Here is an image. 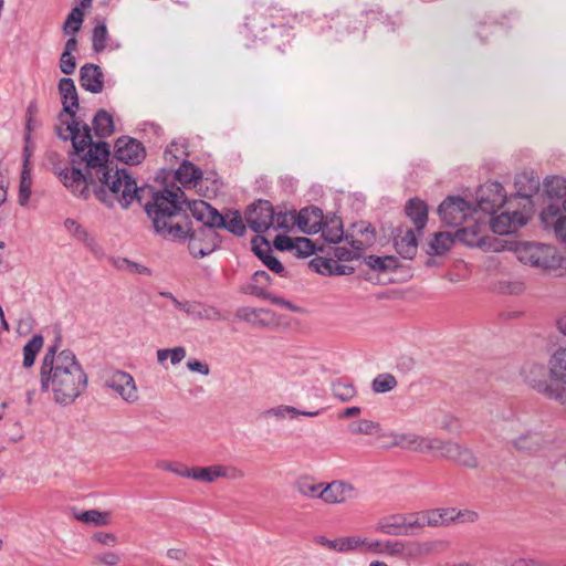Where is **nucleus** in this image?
I'll list each match as a JSON object with an SVG mask.
<instances>
[{"label":"nucleus","mask_w":566,"mask_h":566,"mask_svg":"<svg viewBox=\"0 0 566 566\" xmlns=\"http://www.w3.org/2000/svg\"><path fill=\"white\" fill-rule=\"evenodd\" d=\"M82 129L78 122L66 123L65 128L56 129L57 136L63 140L70 139L73 147L70 153L71 167L59 172L63 185L84 199L88 198L92 187L95 197L109 208L115 202L124 209L134 200L142 203L145 192H150L151 188L137 187L136 180L125 168L114 170L108 165L109 145L106 142L94 143L87 124Z\"/></svg>","instance_id":"nucleus-1"},{"label":"nucleus","mask_w":566,"mask_h":566,"mask_svg":"<svg viewBox=\"0 0 566 566\" xmlns=\"http://www.w3.org/2000/svg\"><path fill=\"white\" fill-rule=\"evenodd\" d=\"M153 193L151 201L145 203V211L153 221L155 232L172 242L188 240L189 253L197 259L214 252L221 244L217 231L209 228H191L184 203V192L165 189Z\"/></svg>","instance_id":"nucleus-2"},{"label":"nucleus","mask_w":566,"mask_h":566,"mask_svg":"<svg viewBox=\"0 0 566 566\" xmlns=\"http://www.w3.org/2000/svg\"><path fill=\"white\" fill-rule=\"evenodd\" d=\"M56 350L57 344L50 346L42 359L41 390L52 391L57 403L70 405L85 391L87 375L73 352Z\"/></svg>","instance_id":"nucleus-3"},{"label":"nucleus","mask_w":566,"mask_h":566,"mask_svg":"<svg viewBox=\"0 0 566 566\" xmlns=\"http://www.w3.org/2000/svg\"><path fill=\"white\" fill-rule=\"evenodd\" d=\"M426 452L434 453L440 458L469 469H475L479 465L478 458L473 451L458 442L443 441L438 438H427Z\"/></svg>","instance_id":"nucleus-4"},{"label":"nucleus","mask_w":566,"mask_h":566,"mask_svg":"<svg viewBox=\"0 0 566 566\" xmlns=\"http://www.w3.org/2000/svg\"><path fill=\"white\" fill-rule=\"evenodd\" d=\"M515 253L522 263L543 270L554 269L557 263L555 249L547 244L522 242L515 248Z\"/></svg>","instance_id":"nucleus-5"},{"label":"nucleus","mask_w":566,"mask_h":566,"mask_svg":"<svg viewBox=\"0 0 566 566\" xmlns=\"http://www.w3.org/2000/svg\"><path fill=\"white\" fill-rule=\"evenodd\" d=\"M413 513L410 514H392L380 518L376 525V532L391 536H410L416 535V525Z\"/></svg>","instance_id":"nucleus-6"},{"label":"nucleus","mask_w":566,"mask_h":566,"mask_svg":"<svg viewBox=\"0 0 566 566\" xmlns=\"http://www.w3.org/2000/svg\"><path fill=\"white\" fill-rule=\"evenodd\" d=\"M274 208L269 200H258L245 211V221L255 233H263L273 226Z\"/></svg>","instance_id":"nucleus-7"},{"label":"nucleus","mask_w":566,"mask_h":566,"mask_svg":"<svg viewBox=\"0 0 566 566\" xmlns=\"http://www.w3.org/2000/svg\"><path fill=\"white\" fill-rule=\"evenodd\" d=\"M178 475L212 483L219 478L242 479L244 476V472L234 467L211 465L196 467L191 469L186 468L184 472H178Z\"/></svg>","instance_id":"nucleus-8"},{"label":"nucleus","mask_w":566,"mask_h":566,"mask_svg":"<svg viewBox=\"0 0 566 566\" xmlns=\"http://www.w3.org/2000/svg\"><path fill=\"white\" fill-rule=\"evenodd\" d=\"M438 212L447 226L459 227L472 213V207L461 197H448L440 203Z\"/></svg>","instance_id":"nucleus-9"},{"label":"nucleus","mask_w":566,"mask_h":566,"mask_svg":"<svg viewBox=\"0 0 566 566\" xmlns=\"http://www.w3.org/2000/svg\"><path fill=\"white\" fill-rule=\"evenodd\" d=\"M506 202V193L500 182H488L480 188L478 206L481 211L494 214Z\"/></svg>","instance_id":"nucleus-10"},{"label":"nucleus","mask_w":566,"mask_h":566,"mask_svg":"<svg viewBox=\"0 0 566 566\" xmlns=\"http://www.w3.org/2000/svg\"><path fill=\"white\" fill-rule=\"evenodd\" d=\"M191 211L192 217L201 223L199 228H209L214 231L224 226V216L216 208L203 200H195L186 203Z\"/></svg>","instance_id":"nucleus-11"},{"label":"nucleus","mask_w":566,"mask_h":566,"mask_svg":"<svg viewBox=\"0 0 566 566\" xmlns=\"http://www.w3.org/2000/svg\"><path fill=\"white\" fill-rule=\"evenodd\" d=\"M145 147L135 138L122 136L115 143V157L125 164L137 165L145 158Z\"/></svg>","instance_id":"nucleus-12"},{"label":"nucleus","mask_w":566,"mask_h":566,"mask_svg":"<svg viewBox=\"0 0 566 566\" xmlns=\"http://www.w3.org/2000/svg\"><path fill=\"white\" fill-rule=\"evenodd\" d=\"M106 386L117 392L125 401L134 403L138 392L133 376L126 371L116 370L106 380Z\"/></svg>","instance_id":"nucleus-13"},{"label":"nucleus","mask_w":566,"mask_h":566,"mask_svg":"<svg viewBox=\"0 0 566 566\" xmlns=\"http://www.w3.org/2000/svg\"><path fill=\"white\" fill-rule=\"evenodd\" d=\"M57 87H59V93L61 95V102L63 105V112L60 114V118L62 117L63 113H65L72 119L70 123L77 122L76 112L80 107V104H78V95H77V91H76L74 81L71 77H62L59 81ZM78 123H81V122L78 120ZM80 125L82 127L84 124H80ZM81 132H83L82 128H81Z\"/></svg>","instance_id":"nucleus-14"},{"label":"nucleus","mask_w":566,"mask_h":566,"mask_svg":"<svg viewBox=\"0 0 566 566\" xmlns=\"http://www.w3.org/2000/svg\"><path fill=\"white\" fill-rule=\"evenodd\" d=\"M521 374L533 389L546 397L554 388L546 379V367L543 364L526 363L522 367Z\"/></svg>","instance_id":"nucleus-15"},{"label":"nucleus","mask_w":566,"mask_h":566,"mask_svg":"<svg viewBox=\"0 0 566 566\" xmlns=\"http://www.w3.org/2000/svg\"><path fill=\"white\" fill-rule=\"evenodd\" d=\"M527 223V218L518 212H503L491 219V229L497 234H509L517 231L520 228Z\"/></svg>","instance_id":"nucleus-16"},{"label":"nucleus","mask_w":566,"mask_h":566,"mask_svg":"<svg viewBox=\"0 0 566 566\" xmlns=\"http://www.w3.org/2000/svg\"><path fill=\"white\" fill-rule=\"evenodd\" d=\"M394 245L403 259H412L418 249L416 233L410 228L398 227L394 231Z\"/></svg>","instance_id":"nucleus-17"},{"label":"nucleus","mask_w":566,"mask_h":566,"mask_svg":"<svg viewBox=\"0 0 566 566\" xmlns=\"http://www.w3.org/2000/svg\"><path fill=\"white\" fill-rule=\"evenodd\" d=\"M541 221L546 228H553L556 237L566 242V214H563L558 205L549 203L541 212Z\"/></svg>","instance_id":"nucleus-18"},{"label":"nucleus","mask_w":566,"mask_h":566,"mask_svg":"<svg viewBox=\"0 0 566 566\" xmlns=\"http://www.w3.org/2000/svg\"><path fill=\"white\" fill-rule=\"evenodd\" d=\"M324 214L317 207H306L298 211L296 224L298 229L307 234L318 233L322 229Z\"/></svg>","instance_id":"nucleus-19"},{"label":"nucleus","mask_w":566,"mask_h":566,"mask_svg":"<svg viewBox=\"0 0 566 566\" xmlns=\"http://www.w3.org/2000/svg\"><path fill=\"white\" fill-rule=\"evenodd\" d=\"M81 86L93 94L102 93L104 90V74L102 69L93 63H86L80 69Z\"/></svg>","instance_id":"nucleus-20"},{"label":"nucleus","mask_w":566,"mask_h":566,"mask_svg":"<svg viewBox=\"0 0 566 566\" xmlns=\"http://www.w3.org/2000/svg\"><path fill=\"white\" fill-rule=\"evenodd\" d=\"M354 491L350 483L344 481H333L326 485L323 484L319 499L327 504H338L346 502Z\"/></svg>","instance_id":"nucleus-21"},{"label":"nucleus","mask_w":566,"mask_h":566,"mask_svg":"<svg viewBox=\"0 0 566 566\" xmlns=\"http://www.w3.org/2000/svg\"><path fill=\"white\" fill-rule=\"evenodd\" d=\"M389 437L391 438L390 447H399L405 450H411L416 452H426V442L428 437H422L411 432H392L389 434Z\"/></svg>","instance_id":"nucleus-22"},{"label":"nucleus","mask_w":566,"mask_h":566,"mask_svg":"<svg viewBox=\"0 0 566 566\" xmlns=\"http://www.w3.org/2000/svg\"><path fill=\"white\" fill-rule=\"evenodd\" d=\"M485 223L475 222L459 229L455 232V238L469 247H483L485 245Z\"/></svg>","instance_id":"nucleus-23"},{"label":"nucleus","mask_w":566,"mask_h":566,"mask_svg":"<svg viewBox=\"0 0 566 566\" xmlns=\"http://www.w3.org/2000/svg\"><path fill=\"white\" fill-rule=\"evenodd\" d=\"M545 192L552 200L551 203L558 205L562 213H566V179L562 177H551L545 180Z\"/></svg>","instance_id":"nucleus-24"},{"label":"nucleus","mask_w":566,"mask_h":566,"mask_svg":"<svg viewBox=\"0 0 566 566\" xmlns=\"http://www.w3.org/2000/svg\"><path fill=\"white\" fill-rule=\"evenodd\" d=\"M406 213L412 221L418 232L426 227L428 221V207L424 201L413 198L406 205Z\"/></svg>","instance_id":"nucleus-25"},{"label":"nucleus","mask_w":566,"mask_h":566,"mask_svg":"<svg viewBox=\"0 0 566 566\" xmlns=\"http://www.w3.org/2000/svg\"><path fill=\"white\" fill-rule=\"evenodd\" d=\"M321 232L325 241L329 243L340 242L344 235L342 220L337 217L327 218L323 221Z\"/></svg>","instance_id":"nucleus-26"},{"label":"nucleus","mask_w":566,"mask_h":566,"mask_svg":"<svg viewBox=\"0 0 566 566\" xmlns=\"http://www.w3.org/2000/svg\"><path fill=\"white\" fill-rule=\"evenodd\" d=\"M93 129L99 138L108 137L114 133L113 116L105 109H99L93 118Z\"/></svg>","instance_id":"nucleus-27"},{"label":"nucleus","mask_w":566,"mask_h":566,"mask_svg":"<svg viewBox=\"0 0 566 566\" xmlns=\"http://www.w3.org/2000/svg\"><path fill=\"white\" fill-rule=\"evenodd\" d=\"M176 178L182 185L197 184L202 179V171L188 160H184L176 170Z\"/></svg>","instance_id":"nucleus-28"},{"label":"nucleus","mask_w":566,"mask_h":566,"mask_svg":"<svg viewBox=\"0 0 566 566\" xmlns=\"http://www.w3.org/2000/svg\"><path fill=\"white\" fill-rule=\"evenodd\" d=\"M515 187L521 198L528 199L538 190L539 180L526 174L518 175L515 179Z\"/></svg>","instance_id":"nucleus-29"},{"label":"nucleus","mask_w":566,"mask_h":566,"mask_svg":"<svg viewBox=\"0 0 566 566\" xmlns=\"http://www.w3.org/2000/svg\"><path fill=\"white\" fill-rule=\"evenodd\" d=\"M271 284V276L265 271H256L252 276V282L249 286L250 293L258 297L270 298V293L266 292Z\"/></svg>","instance_id":"nucleus-30"},{"label":"nucleus","mask_w":566,"mask_h":566,"mask_svg":"<svg viewBox=\"0 0 566 566\" xmlns=\"http://www.w3.org/2000/svg\"><path fill=\"white\" fill-rule=\"evenodd\" d=\"M271 38L275 40V46L279 51L284 52V48L289 46L291 41L294 39L292 27L285 24L271 23Z\"/></svg>","instance_id":"nucleus-31"},{"label":"nucleus","mask_w":566,"mask_h":566,"mask_svg":"<svg viewBox=\"0 0 566 566\" xmlns=\"http://www.w3.org/2000/svg\"><path fill=\"white\" fill-rule=\"evenodd\" d=\"M454 243V238L449 232H438L429 243L428 253L440 255L448 251Z\"/></svg>","instance_id":"nucleus-32"},{"label":"nucleus","mask_w":566,"mask_h":566,"mask_svg":"<svg viewBox=\"0 0 566 566\" xmlns=\"http://www.w3.org/2000/svg\"><path fill=\"white\" fill-rule=\"evenodd\" d=\"M543 439L541 434L534 432H527L521 434L513 441L514 447L520 451L535 452L542 446Z\"/></svg>","instance_id":"nucleus-33"},{"label":"nucleus","mask_w":566,"mask_h":566,"mask_svg":"<svg viewBox=\"0 0 566 566\" xmlns=\"http://www.w3.org/2000/svg\"><path fill=\"white\" fill-rule=\"evenodd\" d=\"M43 346V337L40 334L33 335L23 347V366L31 367L34 364L35 357Z\"/></svg>","instance_id":"nucleus-34"},{"label":"nucleus","mask_w":566,"mask_h":566,"mask_svg":"<svg viewBox=\"0 0 566 566\" xmlns=\"http://www.w3.org/2000/svg\"><path fill=\"white\" fill-rule=\"evenodd\" d=\"M413 515H415V521H417L419 523L416 525L417 531L422 530L424 526H430V527L443 526L437 509L416 512V513H413Z\"/></svg>","instance_id":"nucleus-35"},{"label":"nucleus","mask_w":566,"mask_h":566,"mask_svg":"<svg viewBox=\"0 0 566 566\" xmlns=\"http://www.w3.org/2000/svg\"><path fill=\"white\" fill-rule=\"evenodd\" d=\"M549 373L553 377H566V346L556 349L549 360Z\"/></svg>","instance_id":"nucleus-36"},{"label":"nucleus","mask_w":566,"mask_h":566,"mask_svg":"<svg viewBox=\"0 0 566 566\" xmlns=\"http://www.w3.org/2000/svg\"><path fill=\"white\" fill-rule=\"evenodd\" d=\"M220 229H226L230 233L242 237L245 233V224L239 211H231L224 216V226H220Z\"/></svg>","instance_id":"nucleus-37"},{"label":"nucleus","mask_w":566,"mask_h":566,"mask_svg":"<svg viewBox=\"0 0 566 566\" xmlns=\"http://www.w3.org/2000/svg\"><path fill=\"white\" fill-rule=\"evenodd\" d=\"M398 382L394 375L389 373L379 374L371 382L373 391L384 394L391 391L397 387Z\"/></svg>","instance_id":"nucleus-38"},{"label":"nucleus","mask_w":566,"mask_h":566,"mask_svg":"<svg viewBox=\"0 0 566 566\" xmlns=\"http://www.w3.org/2000/svg\"><path fill=\"white\" fill-rule=\"evenodd\" d=\"M107 28L104 20L98 21L92 32V48L94 52L99 53L106 48Z\"/></svg>","instance_id":"nucleus-39"},{"label":"nucleus","mask_w":566,"mask_h":566,"mask_svg":"<svg viewBox=\"0 0 566 566\" xmlns=\"http://www.w3.org/2000/svg\"><path fill=\"white\" fill-rule=\"evenodd\" d=\"M83 17L84 12L80 7L73 8L63 24V31L66 34H74L78 32L83 22Z\"/></svg>","instance_id":"nucleus-40"},{"label":"nucleus","mask_w":566,"mask_h":566,"mask_svg":"<svg viewBox=\"0 0 566 566\" xmlns=\"http://www.w3.org/2000/svg\"><path fill=\"white\" fill-rule=\"evenodd\" d=\"M367 538L360 536H345L338 538V553H348L354 551H363Z\"/></svg>","instance_id":"nucleus-41"},{"label":"nucleus","mask_w":566,"mask_h":566,"mask_svg":"<svg viewBox=\"0 0 566 566\" xmlns=\"http://www.w3.org/2000/svg\"><path fill=\"white\" fill-rule=\"evenodd\" d=\"M431 549V544L427 542H403V555L401 557H419L429 554Z\"/></svg>","instance_id":"nucleus-42"},{"label":"nucleus","mask_w":566,"mask_h":566,"mask_svg":"<svg viewBox=\"0 0 566 566\" xmlns=\"http://www.w3.org/2000/svg\"><path fill=\"white\" fill-rule=\"evenodd\" d=\"M108 513L99 512L97 510H88L78 515L76 518L85 524H93L95 526H103L108 523Z\"/></svg>","instance_id":"nucleus-43"},{"label":"nucleus","mask_w":566,"mask_h":566,"mask_svg":"<svg viewBox=\"0 0 566 566\" xmlns=\"http://www.w3.org/2000/svg\"><path fill=\"white\" fill-rule=\"evenodd\" d=\"M295 488L303 496L319 499L323 483H312L307 478H303L296 481Z\"/></svg>","instance_id":"nucleus-44"},{"label":"nucleus","mask_w":566,"mask_h":566,"mask_svg":"<svg viewBox=\"0 0 566 566\" xmlns=\"http://www.w3.org/2000/svg\"><path fill=\"white\" fill-rule=\"evenodd\" d=\"M348 429L353 434H375L379 431L380 424L368 419H360L349 424Z\"/></svg>","instance_id":"nucleus-45"},{"label":"nucleus","mask_w":566,"mask_h":566,"mask_svg":"<svg viewBox=\"0 0 566 566\" xmlns=\"http://www.w3.org/2000/svg\"><path fill=\"white\" fill-rule=\"evenodd\" d=\"M296 216L295 211L286 212V211H274L273 226L271 228L290 230L294 224H296Z\"/></svg>","instance_id":"nucleus-46"},{"label":"nucleus","mask_w":566,"mask_h":566,"mask_svg":"<svg viewBox=\"0 0 566 566\" xmlns=\"http://www.w3.org/2000/svg\"><path fill=\"white\" fill-rule=\"evenodd\" d=\"M31 175L29 168H23L21 172L20 186H19V203L25 206L31 196Z\"/></svg>","instance_id":"nucleus-47"},{"label":"nucleus","mask_w":566,"mask_h":566,"mask_svg":"<svg viewBox=\"0 0 566 566\" xmlns=\"http://www.w3.org/2000/svg\"><path fill=\"white\" fill-rule=\"evenodd\" d=\"M356 388L352 384L337 381L333 385V395L340 401H349L356 396Z\"/></svg>","instance_id":"nucleus-48"},{"label":"nucleus","mask_w":566,"mask_h":566,"mask_svg":"<svg viewBox=\"0 0 566 566\" xmlns=\"http://www.w3.org/2000/svg\"><path fill=\"white\" fill-rule=\"evenodd\" d=\"M251 243L254 253L262 262L272 255V249L265 238L255 237L252 239Z\"/></svg>","instance_id":"nucleus-49"},{"label":"nucleus","mask_w":566,"mask_h":566,"mask_svg":"<svg viewBox=\"0 0 566 566\" xmlns=\"http://www.w3.org/2000/svg\"><path fill=\"white\" fill-rule=\"evenodd\" d=\"M251 243L254 253L262 262L272 255V249L265 238L255 237L252 239Z\"/></svg>","instance_id":"nucleus-50"},{"label":"nucleus","mask_w":566,"mask_h":566,"mask_svg":"<svg viewBox=\"0 0 566 566\" xmlns=\"http://www.w3.org/2000/svg\"><path fill=\"white\" fill-rule=\"evenodd\" d=\"M251 243L254 253L262 262L272 255V249L265 238L255 237L252 239Z\"/></svg>","instance_id":"nucleus-51"},{"label":"nucleus","mask_w":566,"mask_h":566,"mask_svg":"<svg viewBox=\"0 0 566 566\" xmlns=\"http://www.w3.org/2000/svg\"><path fill=\"white\" fill-rule=\"evenodd\" d=\"M395 262L394 256H376L369 255L366 260L367 265L378 272H385L390 268V264Z\"/></svg>","instance_id":"nucleus-52"},{"label":"nucleus","mask_w":566,"mask_h":566,"mask_svg":"<svg viewBox=\"0 0 566 566\" xmlns=\"http://www.w3.org/2000/svg\"><path fill=\"white\" fill-rule=\"evenodd\" d=\"M296 254L302 258H307L315 253L316 248L312 240L307 238H296L295 248Z\"/></svg>","instance_id":"nucleus-53"},{"label":"nucleus","mask_w":566,"mask_h":566,"mask_svg":"<svg viewBox=\"0 0 566 566\" xmlns=\"http://www.w3.org/2000/svg\"><path fill=\"white\" fill-rule=\"evenodd\" d=\"M117 268L126 270L129 273H134V274H146V275H150L151 274L150 269H148L147 266H145L143 264L129 261L128 259H122L117 263Z\"/></svg>","instance_id":"nucleus-54"},{"label":"nucleus","mask_w":566,"mask_h":566,"mask_svg":"<svg viewBox=\"0 0 566 566\" xmlns=\"http://www.w3.org/2000/svg\"><path fill=\"white\" fill-rule=\"evenodd\" d=\"M64 227L70 231L77 240L86 242L88 240L87 231L82 228L74 219H66Z\"/></svg>","instance_id":"nucleus-55"},{"label":"nucleus","mask_w":566,"mask_h":566,"mask_svg":"<svg viewBox=\"0 0 566 566\" xmlns=\"http://www.w3.org/2000/svg\"><path fill=\"white\" fill-rule=\"evenodd\" d=\"M75 67H76L75 57L67 52H63L60 57L61 72L70 75L75 71Z\"/></svg>","instance_id":"nucleus-56"},{"label":"nucleus","mask_w":566,"mask_h":566,"mask_svg":"<svg viewBox=\"0 0 566 566\" xmlns=\"http://www.w3.org/2000/svg\"><path fill=\"white\" fill-rule=\"evenodd\" d=\"M403 542L399 541H387L384 543V554L392 557H401L403 555Z\"/></svg>","instance_id":"nucleus-57"},{"label":"nucleus","mask_w":566,"mask_h":566,"mask_svg":"<svg viewBox=\"0 0 566 566\" xmlns=\"http://www.w3.org/2000/svg\"><path fill=\"white\" fill-rule=\"evenodd\" d=\"M454 523H473L478 520V513L471 510L454 509Z\"/></svg>","instance_id":"nucleus-58"},{"label":"nucleus","mask_w":566,"mask_h":566,"mask_svg":"<svg viewBox=\"0 0 566 566\" xmlns=\"http://www.w3.org/2000/svg\"><path fill=\"white\" fill-rule=\"evenodd\" d=\"M274 247L280 251H292L295 248V240L285 234H279L274 239Z\"/></svg>","instance_id":"nucleus-59"},{"label":"nucleus","mask_w":566,"mask_h":566,"mask_svg":"<svg viewBox=\"0 0 566 566\" xmlns=\"http://www.w3.org/2000/svg\"><path fill=\"white\" fill-rule=\"evenodd\" d=\"M311 264L316 268L317 272H319L322 274L333 275V271H332L333 266L332 265H334V260L317 258V259H314L311 262Z\"/></svg>","instance_id":"nucleus-60"},{"label":"nucleus","mask_w":566,"mask_h":566,"mask_svg":"<svg viewBox=\"0 0 566 566\" xmlns=\"http://www.w3.org/2000/svg\"><path fill=\"white\" fill-rule=\"evenodd\" d=\"M95 563L97 564H104L107 566H115L119 563L120 556L117 553L114 552H107L104 554L96 555L94 557Z\"/></svg>","instance_id":"nucleus-61"},{"label":"nucleus","mask_w":566,"mask_h":566,"mask_svg":"<svg viewBox=\"0 0 566 566\" xmlns=\"http://www.w3.org/2000/svg\"><path fill=\"white\" fill-rule=\"evenodd\" d=\"M287 413H298V411L293 407H286V406H279L276 408H271L263 412L264 417H276V418H284Z\"/></svg>","instance_id":"nucleus-62"},{"label":"nucleus","mask_w":566,"mask_h":566,"mask_svg":"<svg viewBox=\"0 0 566 566\" xmlns=\"http://www.w3.org/2000/svg\"><path fill=\"white\" fill-rule=\"evenodd\" d=\"M352 245L355 249L354 252L344 251V249L339 248V249H337V251H338L337 256L339 259L352 260L353 258L358 256L360 254V252L364 250L361 241H353Z\"/></svg>","instance_id":"nucleus-63"},{"label":"nucleus","mask_w":566,"mask_h":566,"mask_svg":"<svg viewBox=\"0 0 566 566\" xmlns=\"http://www.w3.org/2000/svg\"><path fill=\"white\" fill-rule=\"evenodd\" d=\"M547 398L558 401L566 410V385L554 386Z\"/></svg>","instance_id":"nucleus-64"}]
</instances>
